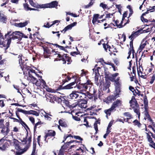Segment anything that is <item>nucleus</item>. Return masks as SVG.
Instances as JSON below:
<instances>
[{
    "mask_svg": "<svg viewBox=\"0 0 155 155\" xmlns=\"http://www.w3.org/2000/svg\"><path fill=\"white\" fill-rule=\"evenodd\" d=\"M92 86V83L90 81H87V82L85 83L81 84L79 85L77 87L82 92L87 91L85 93L86 94V98H85L86 100L87 99V97L89 99L92 100L94 99L93 100L95 101L97 99V97L99 96H97L96 94L97 91L94 90L93 94H91L89 93V91H90V89Z\"/></svg>",
    "mask_w": 155,
    "mask_h": 155,
    "instance_id": "nucleus-1",
    "label": "nucleus"
},
{
    "mask_svg": "<svg viewBox=\"0 0 155 155\" xmlns=\"http://www.w3.org/2000/svg\"><path fill=\"white\" fill-rule=\"evenodd\" d=\"M23 33L20 31H15L11 33V31H8L7 34L5 35V38L7 36L8 38L7 39V43L5 42H3L0 44L2 45L3 47H5V50L7 49L9 47L11 42V40H15L17 39L18 41H20L22 38Z\"/></svg>",
    "mask_w": 155,
    "mask_h": 155,
    "instance_id": "nucleus-2",
    "label": "nucleus"
},
{
    "mask_svg": "<svg viewBox=\"0 0 155 155\" xmlns=\"http://www.w3.org/2000/svg\"><path fill=\"white\" fill-rule=\"evenodd\" d=\"M19 57H18V58H20V59H19V64L21 67V68L23 71L24 73L25 72L28 71H29L30 72H31L35 73V70L31 68L30 67L26 65V62H25L24 61L25 58L23 56H19Z\"/></svg>",
    "mask_w": 155,
    "mask_h": 155,
    "instance_id": "nucleus-3",
    "label": "nucleus"
},
{
    "mask_svg": "<svg viewBox=\"0 0 155 155\" xmlns=\"http://www.w3.org/2000/svg\"><path fill=\"white\" fill-rule=\"evenodd\" d=\"M129 103L130 104V106L133 109L134 112L138 115V117L139 118L140 115L139 107L135 99L134 98L133 99L132 98L131 100L130 101Z\"/></svg>",
    "mask_w": 155,
    "mask_h": 155,
    "instance_id": "nucleus-4",
    "label": "nucleus"
},
{
    "mask_svg": "<svg viewBox=\"0 0 155 155\" xmlns=\"http://www.w3.org/2000/svg\"><path fill=\"white\" fill-rule=\"evenodd\" d=\"M79 92L78 91H73L69 95V96L71 99H75L77 98L78 97L79 98L83 97L86 98V94L83 92Z\"/></svg>",
    "mask_w": 155,
    "mask_h": 155,
    "instance_id": "nucleus-5",
    "label": "nucleus"
},
{
    "mask_svg": "<svg viewBox=\"0 0 155 155\" xmlns=\"http://www.w3.org/2000/svg\"><path fill=\"white\" fill-rule=\"evenodd\" d=\"M87 101L86 99H80L74 103V107L78 105L79 107L83 109H85L87 107Z\"/></svg>",
    "mask_w": 155,
    "mask_h": 155,
    "instance_id": "nucleus-6",
    "label": "nucleus"
},
{
    "mask_svg": "<svg viewBox=\"0 0 155 155\" xmlns=\"http://www.w3.org/2000/svg\"><path fill=\"white\" fill-rule=\"evenodd\" d=\"M58 2L56 1H53L49 3L42 4L39 5V8H52L57 6Z\"/></svg>",
    "mask_w": 155,
    "mask_h": 155,
    "instance_id": "nucleus-7",
    "label": "nucleus"
},
{
    "mask_svg": "<svg viewBox=\"0 0 155 155\" xmlns=\"http://www.w3.org/2000/svg\"><path fill=\"white\" fill-rule=\"evenodd\" d=\"M101 69V68L98 67L97 69L94 68L92 69L93 71V74L95 75V83L96 84L97 86H98L99 83V81H98V77L100 75L99 73V69Z\"/></svg>",
    "mask_w": 155,
    "mask_h": 155,
    "instance_id": "nucleus-8",
    "label": "nucleus"
},
{
    "mask_svg": "<svg viewBox=\"0 0 155 155\" xmlns=\"http://www.w3.org/2000/svg\"><path fill=\"white\" fill-rule=\"evenodd\" d=\"M45 140H46V138L49 137H54L56 133L54 130H48L47 132H45Z\"/></svg>",
    "mask_w": 155,
    "mask_h": 155,
    "instance_id": "nucleus-9",
    "label": "nucleus"
},
{
    "mask_svg": "<svg viewBox=\"0 0 155 155\" xmlns=\"http://www.w3.org/2000/svg\"><path fill=\"white\" fill-rule=\"evenodd\" d=\"M121 104L122 101L120 100L117 99L116 101L113 102L111 107L115 111L116 110V108L118 106H121Z\"/></svg>",
    "mask_w": 155,
    "mask_h": 155,
    "instance_id": "nucleus-10",
    "label": "nucleus"
},
{
    "mask_svg": "<svg viewBox=\"0 0 155 155\" xmlns=\"http://www.w3.org/2000/svg\"><path fill=\"white\" fill-rule=\"evenodd\" d=\"M47 101L51 103L54 102L55 100V98L52 94H49L45 95Z\"/></svg>",
    "mask_w": 155,
    "mask_h": 155,
    "instance_id": "nucleus-11",
    "label": "nucleus"
},
{
    "mask_svg": "<svg viewBox=\"0 0 155 155\" xmlns=\"http://www.w3.org/2000/svg\"><path fill=\"white\" fill-rule=\"evenodd\" d=\"M76 85V82H73L64 86V89H69L75 87Z\"/></svg>",
    "mask_w": 155,
    "mask_h": 155,
    "instance_id": "nucleus-12",
    "label": "nucleus"
},
{
    "mask_svg": "<svg viewBox=\"0 0 155 155\" xmlns=\"http://www.w3.org/2000/svg\"><path fill=\"white\" fill-rule=\"evenodd\" d=\"M120 92V90L119 87H117L116 88L115 91V92L114 95H115V97L114 98H112V97L113 96V95L110 96L111 100H114L117 98L119 96V93Z\"/></svg>",
    "mask_w": 155,
    "mask_h": 155,
    "instance_id": "nucleus-13",
    "label": "nucleus"
},
{
    "mask_svg": "<svg viewBox=\"0 0 155 155\" xmlns=\"http://www.w3.org/2000/svg\"><path fill=\"white\" fill-rule=\"evenodd\" d=\"M36 84V86H41L43 87L44 88L46 86V84L45 81L42 79L39 80L38 82Z\"/></svg>",
    "mask_w": 155,
    "mask_h": 155,
    "instance_id": "nucleus-14",
    "label": "nucleus"
},
{
    "mask_svg": "<svg viewBox=\"0 0 155 155\" xmlns=\"http://www.w3.org/2000/svg\"><path fill=\"white\" fill-rule=\"evenodd\" d=\"M64 103L65 106L68 107L70 109L74 107V103L72 104L68 100H64Z\"/></svg>",
    "mask_w": 155,
    "mask_h": 155,
    "instance_id": "nucleus-15",
    "label": "nucleus"
},
{
    "mask_svg": "<svg viewBox=\"0 0 155 155\" xmlns=\"http://www.w3.org/2000/svg\"><path fill=\"white\" fill-rule=\"evenodd\" d=\"M115 110L113 109V108L111 107L108 109L105 110L104 111V112L106 114V117L107 118H108V116H109L111 114V112H113Z\"/></svg>",
    "mask_w": 155,
    "mask_h": 155,
    "instance_id": "nucleus-16",
    "label": "nucleus"
},
{
    "mask_svg": "<svg viewBox=\"0 0 155 155\" xmlns=\"http://www.w3.org/2000/svg\"><path fill=\"white\" fill-rule=\"evenodd\" d=\"M27 150V149L24 148L22 149H20L15 152V155H21L25 152Z\"/></svg>",
    "mask_w": 155,
    "mask_h": 155,
    "instance_id": "nucleus-17",
    "label": "nucleus"
},
{
    "mask_svg": "<svg viewBox=\"0 0 155 155\" xmlns=\"http://www.w3.org/2000/svg\"><path fill=\"white\" fill-rule=\"evenodd\" d=\"M144 113L145 119H147L148 120H149L150 121L152 122V120L151 119L150 116L148 114V111H144Z\"/></svg>",
    "mask_w": 155,
    "mask_h": 155,
    "instance_id": "nucleus-18",
    "label": "nucleus"
},
{
    "mask_svg": "<svg viewBox=\"0 0 155 155\" xmlns=\"http://www.w3.org/2000/svg\"><path fill=\"white\" fill-rule=\"evenodd\" d=\"M140 31V30H138L137 31L133 32L130 36L129 37V38H130L132 39V38H134L137 36L139 35Z\"/></svg>",
    "mask_w": 155,
    "mask_h": 155,
    "instance_id": "nucleus-19",
    "label": "nucleus"
},
{
    "mask_svg": "<svg viewBox=\"0 0 155 155\" xmlns=\"http://www.w3.org/2000/svg\"><path fill=\"white\" fill-rule=\"evenodd\" d=\"M123 18H122V20L121 21L120 23H119V21L118 20H117L115 21L114 22V24L116 25V26L118 28H121L124 26L122 24L123 23Z\"/></svg>",
    "mask_w": 155,
    "mask_h": 155,
    "instance_id": "nucleus-20",
    "label": "nucleus"
},
{
    "mask_svg": "<svg viewBox=\"0 0 155 155\" xmlns=\"http://www.w3.org/2000/svg\"><path fill=\"white\" fill-rule=\"evenodd\" d=\"M59 124L61 126L64 127H67L68 126V125L67 123L61 120H60L58 121Z\"/></svg>",
    "mask_w": 155,
    "mask_h": 155,
    "instance_id": "nucleus-21",
    "label": "nucleus"
},
{
    "mask_svg": "<svg viewBox=\"0 0 155 155\" xmlns=\"http://www.w3.org/2000/svg\"><path fill=\"white\" fill-rule=\"evenodd\" d=\"M62 76H63V78H64L62 80V81L64 82V83L66 82H68L71 79V78H70V77L67 76L66 74H63Z\"/></svg>",
    "mask_w": 155,
    "mask_h": 155,
    "instance_id": "nucleus-22",
    "label": "nucleus"
},
{
    "mask_svg": "<svg viewBox=\"0 0 155 155\" xmlns=\"http://www.w3.org/2000/svg\"><path fill=\"white\" fill-rule=\"evenodd\" d=\"M99 15L98 14H95L94 15L93 18L92 20V22L93 24H95V22L97 20Z\"/></svg>",
    "mask_w": 155,
    "mask_h": 155,
    "instance_id": "nucleus-23",
    "label": "nucleus"
},
{
    "mask_svg": "<svg viewBox=\"0 0 155 155\" xmlns=\"http://www.w3.org/2000/svg\"><path fill=\"white\" fill-rule=\"evenodd\" d=\"M64 57H65L66 59L68 62H70L71 61V59L68 57L67 56V54H64L63 56V64H65L66 63V62L64 58Z\"/></svg>",
    "mask_w": 155,
    "mask_h": 155,
    "instance_id": "nucleus-24",
    "label": "nucleus"
},
{
    "mask_svg": "<svg viewBox=\"0 0 155 155\" xmlns=\"http://www.w3.org/2000/svg\"><path fill=\"white\" fill-rule=\"evenodd\" d=\"M32 114L36 116H38L39 115V114L38 112L36 111L33 110L28 111V114Z\"/></svg>",
    "mask_w": 155,
    "mask_h": 155,
    "instance_id": "nucleus-25",
    "label": "nucleus"
},
{
    "mask_svg": "<svg viewBox=\"0 0 155 155\" xmlns=\"http://www.w3.org/2000/svg\"><path fill=\"white\" fill-rule=\"evenodd\" d=\"M28 21H26L24 22H21L17 24V26L19 27H23L25 26L28 24Z\"/></svg>",
    "mask_w": 155,
    "mask_h": 155,
    "instance_id": "nucleus-26",
    "label": "nucleus"
},
{
    "mask_svg": "<svg viewBox=\"0 0 155 155\" xmlns=\"http://www.w3.org/2000/svg\"><path fill=\"white\" fill-rule=\"evenodd\" d=\"M147 140L148 141L151 143V144H150V146L152 147L155 148V143L153 141L152 138L150 137Z\"/></svg>",
    "mask_w": 155,
    "mask_h": 155,
    "instance_id": "nucleus-27",
    "label": "nucleus"
},
{
    "mask_svg": "<svg viewBox=\"0 0 155 155\" xmlns=\"http://www.w3.org/2000/svg\"><path fill=\"white\" fill-rule=\"evenodd\" d=\"M123 115L126 117L127 118H132L133 117L132 115L129 112H125L124 113Z\"/></svg>",
    "mask_w": 155,
    "mask_h": 155,
    "instance_id": "nucleus-28",
    "label": "nucleus"
},
{
    "mask_svg": "<svg viewBox=\"0 0 155 155\" xmlns=\"http://www.w3.org/2000/svg\"><path fill=\"white\" fill-rule=\"evenodd\" d=\"M134 124L137 126L138 127H140L141 126V124L137 120H135L133 122Z\"/></svg>",
    "mask_w": 155,
    "mask_h": 155,
    "instance_id": "nucleus-29",
    "label": "nucleus"
},
{
    "mask_svg": "<svg viewBox=\"0 0 155 155\" xmlns=\"http://www.w3.org/2000/svg\"><path fill=\"white\" fill-rule=\"evenodd\" d=\"M7 21V18L6 17H2V16H0V22H2L3 23H6Z\"/></svg>",
    "mask_w": 155,
    "mask_h": 155,
    "instance_id": "nucleus-30",
    "label": "nucleus"
},
{
    "mask_svg": "<svg viewBox=\"0 0 155 155\" xmlns=\"http://www.w3.org/2000/svg\"><path fill=\"white\" fill-rule=\"evenodd\" d=\"M72 28L71 26V25H68L67 26L65 27L64 29L62 31H61V32H63V31H64V32L68 30L71 29Z\"/></svg>",
    "mask_w": 155,
    "mask_h": 155,
    "instance_id": "nucleus-31",
    "label": "nucleus"
},
{
    "mask_svg": "<svg viewBox=\"0 0 155 155\" xmlns=\"http://www.w3.org/2000/svg\"><path fill=\"white\" fill-rule=\"evenodd\" d=\"M17 111L18 112H22L25 114H28V111L25 110L21 109L18 108L17 109Z\"/></svg>",
    "mask_w": 155,
    "mask_h": 155,
    "instance_id": "nucleus-32",
    "label": "nucleus"
},
{
    "mask_svg": "<svg viewBox=\"0 0 155 155\" xmlns=\"http://www.w3.org/2000/svg\"><path fill=\"white\" fill-rule=\"evenodd\" d=\"M28 1L30 4L32 6L36 8L38 7L37 5L36 4L34 3L33 2V0H28Z\"/></svg>",
    "mask_w": 155,
    "mask_h": 155,
    "instance_id": "nucleus-33",
    "label": "nucleus"
},
{
    "mask_svg": "<svg viewBox=\"0 0 155 155\" xmlns=\"http://www.w3.org/2000/svg\"><path fill=\"white\" fill-rule=\"evenodd\" d=\"M31 81L32 82L33 84H35L36 86V84L38 82L39 80H37L34 77L31 79Z\"/></svg>",
    "mask_w": 155,
    "mask_h": 155,
    "instance_id": "nucleus-34",
    "label": "nucleus"
},
{
    "mask_svg": "<svg viewBox=\"0 0 155 155\" xmlns=\"http://www.w3.org/2000/svg\"><path fill=\"white\" fill-rule=\"evenodd\" d=\"M45 114L44 115V116L45 119L49 121L51 120L52 119L48 115V114H46V112H45Z\"/></svg>",
    "mask_w": 155,
    "mask_h": 155,
    "instance_id": "nucleus-35",
    "label": "nucleus"
},
{
    "mask_svg": "<svg viewBox=\"0 0 155 155\" xmlns=\"http://www.w3.org/2000/svg\"><path fill=\"white\" fill-rule=\"evenodd\" d=\"M103 48L105 50L107 51V50L108 48L109 49L110 48V47L107 44H103ZM110 51V50L109 49Z\"/></svg>",
    "mask_w": 155,
    "mask_h": 155,
    "instance_id": "nucleus-36",
    "label": "nucleus"
},
{
    "mask_svg": "<svg viewBox=\"0 0 155 155\" xmlns=\"http://www.w3.org/2000/svg\"><path fill=\"white\" fill-rule=\"evenodd\" d=\"M130 49H131L132 50V51H133V52H134L135 51H134V47H133V40H131L130 42Z\"/></svg>",
    "mask_w": 155,
    "mask_h": 155,
    "instance_id": "nucleus-37",
    "label": "nucleus"
},
{
    "mask_svg": "<svg viewBox=\"0 0 155 155\" xmlns=\"http://www.w3.org/2000/svg\"><path fill=\"white\" fill-rule=\"evenodd\" d=\"M146 45V43L145 42L142 44H141L139 47V49L140 50H142L143 48H144Z\"/></svg>",
    "mask_w": 155,
    "mask_h": 155,
    "instance_id": "nucleus-38",
    "label": "nucleus"
},
{
    "mask_svg": "<svg viewBox=\"0 0 155 155\" xmlns=\"http://www.w3.org/2000/svg\"><path fill=\"white\" fill-rule=\"evenodd\" d=\"M155 79V74H153L151 77L150 81V83L151 84H152L153 82V81Z\"/></svg>",
    "mask_w": 155,
    "mask_h": 155,
    "instance_id": "nucleus-39",
    "label": "nucleus"
},
{
    "mask_svg": "<svg viewBox=\"0 0 155 155\" xmlns=\"http://www.w3.org/2000/svg\"><path fill=\"white\" fill-rule=\"evenodd\" d=\"M100 6V7H102L103 9L107 8V5L104 4L103 3H101Z\"/></svg>",
    "mask_w": 155,
    "mask_h": 155,
    "instance_id": "nucleus-40",
    "label": "nucleus"
},
{
    "mask_svg": "<svg viewBox=\"0 0 155 155\" xmlns=\"http://www.w3.org/2000/svg\"><path fill=\"white\" fill-rule=\"evenodd\" d=\"M24 6L25 9L27 10H28L30 9V8L28 7V5L27 3L24 4Z\"/></svg>",
    "mask_w": 155,
    "mask_h": 155,
    "instance_id": "nucleus-41",
    "label": "nucleus"
},
{
    "mask_svg": "<svg viewBox=\"0 0 155 155\" xmlns=\"http://www.w3.org/2000/svg\"><path fill=\"white\" fill-rule=\"evenodd\" d=\"M129 7V10L130 12V13L129 14V17L130 16L133 14V11L132 9L131 8L130 6L128 5V7Z\"/></svg>",
    "mask_w": 155,
    "mask_h": 155,
    "instance_id": "nucleus-42",
    "label": "nucleus"
},
{
    "mask_svg": "<svg viewBox=\"0 0 155 155\" xmlns=\"http://www.w3.org/2000/svg\"><path fill=\"white\" fill-rule=\"evenodd\" d=\"M73 137L71 135V134H69V135H65L64 136V140H63V142H64V141L65 140H66L68 138V137Z\"/></svg>",
    "mask_w": 155,
    "mask_h": 155,
    "instance_id": "nucleus-43",
    "label": "nucleus"
},
{
    "mask_svg": "<svg viewBox=\"0 0 155 155\" xmlns=\"http://www.w3.org/2000/svg\"><path fill=\"white\" fill-rule=\"evenodd\" d=\"M155 7V6L150 7L148 8V11H150V12H153L154 10H154Z\"/></svg>",
    "mask_w": 155,
    "mask_h": 155,
    "instance_id": "nucleus-44",
    "label": "nucleus"
},
{
    "mask_svg": "<svg viewBox=\"0 0 155 155\" xmlns=\"http://www.w3.org/2000/svg\"><path fill=\"white\" fill-rule=\"evenodd\" d=\"M55 45L57 47L59 48L61 50H65L64 47L63 46H60L57 44H55Z\"/></svg>",
    "mask_w": 155,
    "mask_h": 155,
    "instance_id": "nucleus-45",
    "label": "nucleus"
},
{
    "mask_svg": "<svg viewBox=\"0 0 155 155\" xmlns=\"http://www.w3.org/2000/svg\"><path fill=\"white\" fill-rule=\"evenodd\" d=\"M26 137L23 138L22 140H21V142L24 144H25L27 143Z\"/></svg>",
    "mask_w": 155,
    "mask_h": 155,
    "instance_id": "nucleus-46",
    "label": "nucleus"
},
{
    "mask_svg": "<svg viewBox=\"0 0 155 155\" xmlns=\"http://www.w3.org/2000/svg\"><path fill=\"white\" fill-rule=\"evenodd\" d=\"M67 14L71 15L74 17H77L79 16V15H78V16L77 15H76L75 14H74L72 13H71V12H68L67 13Z\"/></svg>",
    "mask_w": 155,
    "mask_h": 155,
    "instance_id": "nucleus-47",
    "label": "nucleus"
},
{
    "mask_svg": "<svg viewBox=\"0 0 155 155\" xmlns=\"http://www.w3.org/2000/svg\"><path fill=\"white\" fill-rule=\"evenodd\" d=\"M113 120H111L109 123L107 127V128H111V127L112 126L113 123Z\"/></svg>",
    "mask_w": 155,
    "mask_h": 155,
    "instance_id": "nucleus-48",
    "label": "nucleus"
},
{
    "mask_svg": "<svg viewBox=\"0 0 155 155\" xmlns=\"http://www.w3.org/2000/svg\"><path fill=\"white\" fill-rule=\"evenodd\" d=\"M45 24L46 23H45L44 25L43 26V27L46 28H49L50 27L52 26V25H50L49 24V23L48 22H47L46 25H45Z\"/></svg>",
    "mask_w": 155,
    "mask_h": 155,
    "instance_id": "nucleus-49",
    "label": "nucleus"
},
{
    "mask_svg": "<svg viewBox=\"0 0 155 155\" xmlns=\"http://www.w3.org/2000/svg\"><path fill=\"white\" fill-rule=\"evenodd\" d=\"M73 137L74 138L77 140H83L79 136H74Z\"/></svg>",
    "mask_w": 155,
    "mask_h": 155,
    "instance_id": "nucleus-50",
    "label": "nucleus"
},
{
    "mask_svg": "<svg viewBox=\"0 0 155 155\" xmlns=\"http://www.w3.org/2000/svg\"><path fill=\"white\" fill-rule=\"evenodd\" d=\"M141 20L143 22H148V20L147 19L143 17L142 16L141 17Z\"/></svg>",
    "mask_w": 155,
    "mask_h": 155,
    "instance_id": "nucleus-51",
    "label": "nucleus"
},
{
    "mask_svg": "<svg viewBox=\"0 0 155 155\" xmlns=\"http://www.w3.org/2000/svg\"><path fill=\"white\" fill-rule=\"evenodd\" d=\"M41 121H38V122L36 123L35 125L34 128V130H35V129L37 127L38 125H40L41 124Z\"/></svg>",
    "mask_w": 155,
    "mask_h": 155,
    "instance_id": "nucleus-52",
    "label": "nucleus"
},
{
    "mask_svg": "<svg viewBox=\"0 0 155 155\" xmlns=\"http://www.w3.org/2000/svg\"><path fill=\"white\" fill-rule=\"evenodd\" d=\"M58 155H64V151L62 149H61L60 150Z\"/></svg>",
    "mask_w": 155,
    "mask_h": 155,
    "instance_id": "nucleus-53",
    "label": "nucleus"
},
{
    "mask_svg": "<svg viewBox=\"0 0 155 155\" xmlns=\"http://www.w3.org/2000/svg\"><path fill=\"white\" fill-rule=\"evenodd\" d=\"M5 105V104L4 103L3 101L2 100H0V107H4Z\"/></svg>",
    "mask_w": 155,
    "mask_h": 155,
    "instance_id": "nucleus-54",
    "label": "nucleus"
},
{
    "mask_svg": "<svg viewBox=\"0 0 155 155\" xmlns=\"http://www.w3.org/2000/svg\"><path fill=\"white\" fill-rule=\"evenodd\" d=\"M120 79V78L119 77H118L117 79L115 80V82L116 83V84H117V86H119V83L118 81Z\"/></svg>",
    "mask_w": 155,
    "mask_h": 155,
    "instance_id": "nucleus-55",
    "label": "nucleus"
},
{
    "mask_svg": "<svg viewBox=\"0 0 155 155\" xmlns=\"http://www.w3.org/2000/svg\"><path fill=\"white\" fill-rule=\"evenodd\" d=\"M30 120L34 124L35 119L32 117H29Z\"/></svg>",
    "mask_w": 155,
    "mask_h": 155,
    "instance_id": "nucleus-56",
    "label": "nucleus"
},
{
    "mask_svg": "<svg viewBox=\"0 0 155 155\" xmlns=\"http://www.w3.org/2000/svg\"><path fill=\"white\" fill-rule=\"evenodd\" d=\"M9 118L11 119H13V120H14V121H16L17 122H19V120L15 118L14 117H9Z\"/></svg>",
    "mask_w": 155,
    "mask_h": 155,
    "instance_id": "nucleus-57",
    "label": "nucleus"
},
{
    "mask_svg": "<svg viewBox=\"0 0 155 155\" xmlns=\"http://www.w3.org/2000/svg\"><path fill=\"white\" fill-rule=\"evenodd\" d=\"M73 118L74 120L77 121H80V118L77 116H73Z\"/></svg>",
    "mask_w": 155,
    "mask_h": 155,
    "instance_id": "nucleus-58",
    "label": "nucleus"
},
{
    "mask_svg": "<svg viewBox=\"0 0 155 155\" xmlns=\"http://www.w3.org/2000/svg\"><path fill=\"white\" fill-rule=\"evenodd\" d=\"M119 74L118 73H115L112 74V76L113 79H115V78Z\"/></svg>",
    "mask_w": 155,
    "mask_h": 155,
    "instance_id": "nucleus-59",
    "label": "nucleus"
},
{
    "mask_svg": "<svg viewBox=\"0 0 155 155\" xmlns=\"http://www.w3.org/2000/svg\"><path fill=\"white\" fill-rule=\"evenodd\" d=\"M94 128L95 129V130L97 132L98 130V129L97 127V126L96 123H94Z\"/></svg>",
    "mask_w": 155,
    "mask_h": 155,
    "instance_id": "nucleus-60",
    "label": "nucleus"
},
{
    "mask_svg": "<svg viewBox=\"0 0 155 155\" xmlns=\"http://www.w3.org/2000/svg\"><path fill=\"white\" fill-rule=\"evenodd\" d=\"M44 51L45 52L48 54L50 53L49 50L48 48H47L44 49Z\"/></svg>",
    "mask_w": 155,
    "mask_h": 155,
    "instance_id": "nucleus-61",
    "label": "nucleus"
},
{
    "mask_svg": "<svg viewBox=\"0 0 155 155\" xmlns=\"http://www.w3.org/2000/svg\"><path fill=\"white\" fill-rule=\"evenodd\" d=\"M59 22L60 21L58 20H55L53 22V23L51 25L52 26L53 25L56 24V23H58V24Z\"/></svg>",
    "mask_w": 155,
    "mask_h": 155,
    "instance_id": "nucleus-62",
    "label": "nucleus"
},
{
    "mask_svg": "<svg viewBox=\"0 0 155 155\" xmlns=\"http://www.w3.org/2000/svg\"><path fill=\"white\" fill-rule=\"evenodd\" d=\"M144 105L148 104V102L146 98H145L143 100Z\"/></svg>",
    "mask_w": 155,
    "mask_h": 155,
    "instance_id": "nucleus-63",
    "label": "nucleus"
},
{
    "mask_svg": "<svg viewBox=\"0 0 155 155\" xmlns=\"http://www.w3.org/2000/svg\"><path fill=\"white\" fill-rule=\"evenodd\" d=\"M111 129V128H108L107 127V131L106 132V133L108 134L111 132L110 130Z\"/></svg>",
    "mask_w": 155,
    "mask_h": 155,
    "instance_id": "nucleus-64",
    "label": "nucleus"
}]
</instances>
